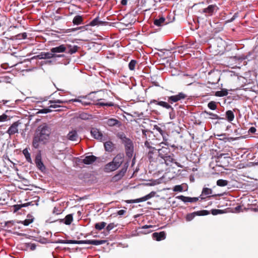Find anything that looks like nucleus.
Segmentation results:
<instances>
[{
	"label": "nucleus",
	"mask_w": 258,
	"mask_h": 258,
	"mask_svg": "<svg viewBox=\"0 0 258 258\" xmlns=\"http://www.w3.org/2000/svg\"><path fill=\"white\" fill-rule=\"evenodd\" d=\"M51 128L46 124L39 125L37 128L33 138L32 145L35 148H38L39 143H46L49 139L51 134Z\"/></svg>",
	"instance_id": "obj_1"
},
{
	"label": "nucleus",
	"mask_w": 258,
	"mask_h": 258,
	"mask_svg": "<svg viewBox=\"0 0 258 258\" xmlns=\"http://www.w3.org/2000/svg\"><path fill=\"white\" fill-rule=\"evenodd\" d=\"M168 146L162 145L157 148L158 155L159 156L160 162L165 163L167 165H171L172 163H175L178 167H180L179 164L175 162L174 158V154L170 152V149Z\"/></svg>",
	"instance_id": "obj_2"
},
{
	"label": "nucleus",
	"mask_w": 258,
	"mask_h": 258,
	"mask_svg": "<svg viewBox=\"0 0 258 258\" xmlns=\"http://www.w3.org/2000/svg\"><path fill=\"white\" fill-rule=\"evenodd\" d=\"M230 160V157L229 154H220L212 158V161L210 162L209 166L214 169H215V163L216 166L224 168L228 166Z\"/></svg>",
	"instance_id": "obj_3"
},
{
	"label": "nucleus",
	"mask_w": 258,
	"mask_h": 258,
	"mask_svg": "<svg viewBox=\"0 0 258 258\" xmlns=\"http://www.w3.org/2000/svg\"><path fill=\"white\" fill-rule=\"evenodd\" d=\"M105 240H58L57 243H67V244H88L94 245H98L105 243Z\"/></svg>",
	"instance_id": "obj_4"
},
{
	"label": "nucleus",
	"mask_w": 258,
	"mask_h": 258,
	"mask_svg": "<svg viewBox=\"0 0 258 258\" xmlns=\"http://www.w3.org/2000/svg\"><path fill=\"white\" fill-rule=\"evenodd\" d=\"M121 140L122 143L124 145L126 156L128 158L133 157L134 153V146L133 142L131 139L127 138L123 134L120 135L119 136Z\"/></svg>",
	"instance_id": "obj_5"
},
{
	"label": "nucleus",
	"mask_w": 258,
	"mask_h": 258,
	"mask_svg": "<svg viewBox=\"0 0 258 258\" xmlns=\"http://www.w3.org/2000/svg\"><path fill=\"white\" fill-rule=\"evenodd\" d=\"M219 8L216 5H209L207 7L200 9L199 12L205 17L208 18L216 14Z\"/></svg>",
	"instance_id": "obj_6"
},
{
	"label": "nucleus",
	"mask_w": 258,
	"mask_h": 258,
	"mask_svg": "<svg viewBox=\"0 0 258 258\" xmlns=\"http://www.w3.org/2000/svg\"><path fill=\"white\" fill-rule=\"evenodd\" d=\"M217 185L219 186H225L227 185L229 188L238 187L240 186L239 182L233 178H231L230 181L222 179H219L217 181Z\"/></svg>",
	"instance_id": "obj_7"
},
{
	"label": "nucleus",
	"mask_w": 258,
	"mask_h": 258,
	"mask_svg": "<svg viewBox=\"0 0 258 258\" xmlns=\"http://www.w3.org/2000/svg\"><path fill=\"white\" fill-rule=\"evenodd\" d=\"M162 145L168 146L167 142L163 141L160 143L157 142V139H152L151 141H147L145 143V146L148 149L151 148H159Z\"/></svg>",
	"instance_id": "obj_8"
},
{
	"label": "nucleus",
	"mask_w": 258,
	"mask_h": 258,
	"mask_svg": "<svg viewBox=\"0 0 258 258\" xmlns=\"http://www.w3.org/2000/svg\"><path fill=\"white\" fill-rule=\"evenodd\" d=\"M158 154V151L157 148L148 149L147 157L150 163L157 162L158 161L160 162V159Z\"/></svg>",
	"instance_id": "obj_9"
},
{
	"label": "nucleus",
	"mask_w": 258,
	"mask_h": 258,
	"mask_svg": "<svg viewBox=\"0 0 258 258\" xmlns=\"http://www.w3.org/2000/svg\"><path fill=\"white\" fill-rule=\"evenodd\" d=\"M186 94L182 92H180L175 95H172L168 97L167 101L169 103L172 104L177 102L186 98Z\"/></svg>",
	"instance_id": "obj_10"
},
{
	"label": "nucleus",
	"mask_w": 258,
	"mask_h": 258,
	"mask_svg": "<svg viewBox=\"0 0 258 258\" xmlns=\"http://www.w3.org/2000/svg\"><path fill=\"white\" fill-rule=\"evenodd\" d=\"M63 55L61 54H56L52 53L51 52H42L39 55L37 56V57L39 59H49L53 57H63Z\"/></svg>",
	"instance_id": "obj_11"
},
{
	"label": "nucleus",
	"mask_w": 258,
	"mask_h": 258,
	"mask_svg": "<svg viewBox=\"0 0 258 258\" xmlns=\"http://www.w3.org/2000/svg\"><path fill=\"white\" fill-rule=\"evenodd\" d=\"M21 123L19 121H16L14 122L9 127L7 131V133H8L10 136H12L16 133H18L19 131V125Z\"/></svg>",
	"instance_id": "obj_12"
},
{
	"label": "nucleus",
	"mask_w": 258,
	"mask_h": 258,
	"mask_svg": "<svg viewBox=\"0 0 258 258\" xmlns=\"http://www.w3.org/2000/svg\"><path fill=\"white\" fill-rule=\"evenodd\" d=\"M91 134L92 136L95 139L100 141L104 140L105 138L102 133L96 128H92L91 129Z\"/></svg>",
	"instance_id": "obj_13"
},
{
	"label": "nucleus",
	"mask_w": 258,
	"mask_h": 258,
	"mask_svg": "<svg viewBox=\"0 0 258 258\" xmlns=\"http://www.w3.org/2000/svg\"><path fill=\"white\" fill-rule=\"evenodd\" d=\"M161 179L162 178H158L156 179L151 178L147 180H145L144 182L142 183V184L145 186H155L161 183Z\"/></svg>",
	"instance_id": "obj_14"
},
{
	"label": "nucleus",
	"mask_w": 258,
	"mask_h": 258,
	"mask_svg": "<svg viewBox=\"0 0 258 258\" xmlns=\"http://www.w3.org/2000/svg\"><path fill=\"white\" fill-rule=\"evenodd\" d=\"M124 158L123 153L118 154L113 159L112 161L118 168L122 164Z\"/></svg>",
	"instance_id": "obj_15"
},
{
	"label": "nucleus",
	"mask_w": 258,
	"mask_h": 258,
	"mask_svg": "<svg viewBox=\"0 0 258 258\" xmlns=\"http://www.w3.org/2000/svg\"><path fill=\"white\" fill-rule=\"evenodd\" d=\"M35 162L37 168L41 171H44L45 169V167L41 161V157L40 155H37L36 156Z\"/></svg>",
	"instance_id": "obj_16"
},
{
	"label": "nucleus",
	"mask_w": 258,
	"mask_h": 258,
	"mask_svg": "<svg viewBox=\"0 0 258 258\" xmlns=\"http://www.w3.org/2000/svg\"><path fill=\"white\" fill-rule=\"evenodd\" d=\"M68 140L72 141H78L79 140V136L76 130L70 131L67 135Z\"/></svg>",
	"instance_id": "obj_17"
},
{
	"label": "nucleus",
	"mask_w": 258,
	"mask_h": 258,
	"mask_svg": "<svg viewBox=\"0 0 258 258\" xmlns=\"http://www.w3.org/2000/svg\"><path fill=\"white\" fill-rule=\"evenodd\" d=\"M177 199L181 200L184 203L189 202L194 203L198 201V198H190L187 197H184L183 196H179L176 197Z\"/></svg>",
	"instance_id": "obj_18"
},
{
	"label": "nucleus",
	"mask_w": 258,
	"mask_h": 258,
	"mask_svg": "<svg viewBox=\"0 0 258 258\" xmlns=\"http://www.w3.org/2000/svg\"><path fill=\"white\" fill-rule=\"evenodd\" d=\"M67 48L64 45L62 44L58 46L53 47L50 49L52 53L55 54L56 53L64 52L66 51Z\"/></svg>",
	"instance_id": "obj_19"
},
{
	"label": "nucleus",
	"mask_w": 258,
	"mask_h": 258,
	"mask_svg": "<svg viewBox=\"0 0 258 258\" xmlns=\"http://www.w3.org/2000/svg\"><path fill=\"white\" fill-rule=\"evenodd\" d=\"M153 24L155 26L160 28L166 24L167 23L165 21V18L161 16L159 19H155Z\"/></svg>",
	"instance_id": "obj_20"
},
{
	"label": "nucleus",
	"mask_w": 258,
	"mask_h": 258,
	"mask_svg": "<svg viewBox=\"0 0 258 258\" xmlns=\"http://www.w3.org/2000/svg\"><path fill=\"white\" fill-rule=\"evenodd\" d=\"M96 159V157L94 155H89L85 157L82 160V162L85 164L90 165L95 162Z\"/></svg>",
	"instance_id": "obj_21"
},
{
	"label": "nucleus",
	"mask_w": 258,
	"mask_h": 258,
	"mask_svg": "<svg viewBox=\"0 0 258 258\" xmlns=\"http://www.w3.org/2000/svg\"><path fill=\"white\" fill-rule=\"evenodd\" d=\"M118 168L117 166L113 163V161L107 164L104 167V171L106 172H109L115 170Z\"/></svg>",
	"instance_id": "obj_22"
},
{
	"label": "nucleus",
	"mask_w": 258,
	"mask_h": 258,
	"mask_svg": "<svg viewBox=\"0 0 258 258\" xmlns=\"http://www.w3.org/2000/svg\"><path fill=\"white\" fill-rule=\"evenodd\" d=\"M152 235L153 238L157 241L164 239L166 238V234L164 231H162L159 233L155 232L152 234Z\"/></svg>",
	"instance_id": "obj_23"
},
{
	"label": "nucleus",
	"mask_w": 258,
	"mask_h": 258,
	"mask_svg": "<svg viewBox=\"0 0 258 258\" xmlns=\"http://www.w3.org/2000/svg\"><path fill=\"white\" fill-rule=\"evenodd\" d=\"M150 196H145L142 198L137 199L136 200H126L125 201V202L128 204L142 202L150 199Z\"/></svg>",
	"instance_id": "obj_24"
},
{
	"label": "nucleus",
	"mask_w": 258,
	"mask_h": 258,
	"mask_svg": "<svg viewBox=\"0 0 258 258\" xmlns=\"http://www.w3.org/2000/svg\"><path fill=\"white\" fill-rule=\"evenodd\" d=\"M96 105L101 106H113L114 104L112 102H105L104 99H100L98 100Z\"/></svg>",
	"instance_id": "obj_25"
},
{
	"label": "nucleus",
	"mask_w": 258,
	"mask_h": 258,
	"mask_svg": "<svg viewBox=\"0 0 258 258\" xmlns=\"http://www.w3.org/2000/svg\"><path fill=\"white\" fill-rule=\"evenodd\" d=\"M152 102L158 105H159L168 109H169L172 107L169 103H168L166 102L158 101L156 100H154Z\"/></svg>",
	"instance_id": "obj_26"
},
{
	"label": "nucleus",
	"mask_w": 258,
	"mask_h": 258,
	"mask_svg": "<svg viewBox=\"0 0 258 258\" xmlns=\"http://www.w3.org/2000/svg\"><path fill=\"white\" fill-rule=\"evenodd\" d=\"M106 23L105 22H103L99 20L98 17H97L93 19L90 23V25L91 26L103 25Z\"/></svg>",
	"instance_id": "obj_27"
},
{
	"label": "nucleus",
	"mask_w": 258,
	"mask_h": 258,
	"mask_svg": "<svg viewBox=\"0 0 258 258\" xmlns=\"http://www.w3.org/2000/svg\"><path fill=\"white\" fill-rule=\"evenodd\" d=\"M105 149L106 151L112 152L113 150L114 145L111 142H106L104 144Z\"/></svg>",
	"instance_id": "obj_28"
},
{
	"label": "nucleus",
	"mask_w": 258,
	"mask_h": 258,
	"mask_svg": "<svg viewBox=\"0 0 258 258\" xmlns=\"http://www.w3.org/2000/svg\"><path fill=\"white\" fill-rule=\"evenodd\" d=\"M82 22H83L82 17L80 15L76 16L73 20V23H74V24L77 25L82 24Z\"/></svg>",
	"instance_id": "obj_29"
},
{
	"label": "nucleus",
	"mask_w": 258,
	"mask_h": 258,
	"mask_svg": "<svg viewBox=\"0 0 258 258\" xmlns=\"http://www.w3.org/2000/svg\"><path fill=\"white\" fill-rule=\"evenodd\" d=\"M226 116L229 122H231L234 118V114L231 110H228L226 112Z\"/></svg>",
	"instance_id": "obj_30"
},
{
	"label": "nucleus",
	"mask_w": 258,
	"mask_h": 258,
	"mask_svg": "<svg viewBox=\"0 0 258 258\" xmlns=\"http://www.w3.org/2000/svg\"><path fill=\"white\" fill-rule=\"evenodd\" d=\"M23 153L25 157L26 160L28 162L31 163H32V160H31V158L30 154L29 153V152L28 151V150L27 148L24 149L23 151Z\"/></svg>",
	"instance_id": "obj_31"
},
{
	"label": "nucleus",
	"mask_w": 258,
	"mask_h": 258,
	"mask_svg": "<svg viewBox=\"0 0 258 258\" xmlns=\"http://www.w3.org/2000/svg\"><path fill=\"white\" fill-rule=\"evenodd\" d=\"M119 123V121L116 119L114 118H110L108 119L106 123L108 125L110 126H114L116 124H117Z\"/></svg>",
	"instance_id": "obj_32"
},
{
	"label": "nucleus",
	"mask_w": 258,
	"mask_h": 258,
	"mask_svg": "<svg viewBox=\"0 0 258 258\" xmlns=\"http://www.w3.org/2000/svg\"><path fill=\"white\" fill-rule=\"evenodd\" d=\"M204 113L207 115H210V118H211V119H223V118H221L217 114L213 113L211 112H208L207 111H205Z\"/></svg>",
	"instance_id": "obj_33"
},
{
	"label": "nucleus",
	"mask_w": 258,
	"mask_h": 258,
	"mask_svg": "<svg viewBox=\"0 0 258 258\" xmlns=\"http://www.w3.org/2000/svg\"><path fill=\"white\" fill-rule=\"evenodd\" d=\"M30 204H31V203L29 202V203H27L23 204L15 205L14 206V211H15V212H17L18 210H19L20 209H21V208L27 207L29 205H30Z\"/></svg>",
	"instance_id": "obj_34"
},
{
	"label": "nucleus",
	"mask_w": 258,
	"mask_h": 258,
	"mask_svg": "<svg viewBox=\"0 0 258 258\" xmlns=\"http://www.w3.org/2000/svg\"><path fill=\"white\" fill-rule=\"evenodd\" d=\"M73 220V216L71 214L68 215L64 218V223L66 225H70Z\"/></svg>",
	"instance_id": "obj_35"
},
{
	"label": "nucleus",
	"mask_w": 258,
	"mask_h": 258,
	"mask_svg": "<svg viewBox=\"0 0 258 258\" xmlns=\"http://www.w3.org/2000/svg\"><path fill=\"white\" fill-rule=\"evenodd\" d=\"M212 193V190L211 188H209L207 187H204L203 189L201 196H208Z\"/></svg>",
	"instance_id": "obj_36"
},
{
	"label": "nucleus",
	"mask_w": 258,
	"mask_h": 258,
	"mask_svg": "<svg viewBox=\"0 0 258 258\" xmlns=\"http://www.w3.org/2000/svg\"><path fill=\"white\" fill-rule=\"evenodd\" d=\"M106 225V223L104 222L96 223L95 227L96 229L100 230L103 229Z\"/></svg>",
	"instance_id": "obj_37"
},
{
	"label": "nucleus",
	"mask_w": 258,
	"mask_h": 258,
	"mask_svg": "<svg viewBox=\"0 0 258 258\" xmlns=\"http://www.w3.org/2000/svg\"><path fill=\"white\" fill-rule=\"evenodd\" d=\"M68 47L69 48V50L68 51V53L72 54L76 52L78 50V46L76 45L72 47L71 45H68Z\"/></svg>",
	"instance_id": "obj_38"
},
{
	"label": "nucleus",
	"mask_w": 258,
	"mask_h": 258,
	"mask_svg": "<svg viewBox=\"0 0 258 258\" xmlns=\"http://www.w3.org/2000/svg\"><path fill=\"white\" fill-rule=\"evenodd\" d=\"M228 92L226 90H221L216 92L215 95L218 97H223L226 96Z\"/></svg>",
	"instance_id": "obj_39"
},
{
	"label": "nucleus",
	"mask_w": 258,
	"mask_h": 258,
	"mask_svg": "<svg viewBox=\"0 0 258 258\" xmlns=\"http://www.w3.org/2000/svg\"><path fill=\"white\" fill-rule=\"evenodd\" d=\"M208 107L211 110H214L217 109V105L215 102L210 101L208 104Z\"/></svg>",
	"instance_id": "obj_40"
},
{
	"label": "nucleus",
	"mask_w": 258,
	"mask_h": 258,
	"mask_svg": "<svg viewBox=\"0 0 258 258\" xmlns=\"http://www.w3.org/2000/svg\"><path fill=\"white\" fill-rule=\"evenodd\" d=\"M136 63H137L136 60H134V59L132 60L128 64V68H129L130 70H132V71L134 70Z\"/></svg>",
	"instance_id": "obj_41"
},
{
	"label": "nucleus",
	"mask_w": 258,
	"mask_h": 258,
	"mask_svg": "<svg viewBox=\"0 0 258 258\" xmlns=\"http://www.w3.org/2000/svg\"><path fill=\"white\" fill-rule=\"evenodd\" d=\"M170 111L169 112V117L171 119H173L175 117V113L174 108L171 107L170 109Z\"/></svg>",
	"instance_id": "obj_42"
},
{
	"label": "nucleus",
	"mask_w": 258,
	"mask_h": 258,
	"mask_svg": "<svg viewBox=\"0 0 258 258\" xmlns=\"http://www.w3.org/2000/svg\"><path fill=\"white\" fill-rule=\"evenodd\" d=\"M183 190V187L181 185H175L173 188V191L181 192Z\"/></svg>",
	"instance_id": "obj_43"
},
{
	"label": "nucleus",
	"mask_w": 258,
	"mask_h": 258,
	"mask_svg": "<svg viewBox=\"0 0 258 258\" xmlns=\"http://www.w3.org/2000/svg\"><path fill=\"white\" fill-rule=\"evenodd\" d=\"M217 137H219V138H218V139L220 140H223V141H224L225 142H226L228 140V139L226 137V135L223 134H220V135H216Z\"/></svg>",
	"instance_id": "obj_44"
},
{
	"label": "nucleus",
	"mask_w": 258,
	"mask_h": 258,
	"mask_svg": "<svg viewBox=\"0 0 258 258\" xmlns=\"http://www.w3.org/2000/svg\"><path fill=\"white\" fill-rule=\"evenodd\" d=\"M27 35L26 32H24L23 33L19 34L17 35V38L19 39H25L27 38Z\"/></svg>",
	"instance_id": "obj_45"
},
{
	"label": "nucleus",
	"mask_w": 258,
	"mask_h": 258,
	"mask_svg": "<svg viewBox=\"0 0 258 258\" xmlns=\"http://www.w3.org/2000/svg\"><path fill=\"white\" fill-rule=\"evenodd\" d=\"M50 103L51 104H54V103H65L68 102L67 101H63L61 100H50L49 101Z\"/></svg>",
	"instance_id": "obj_46"
},
{
	"label": "nucleus",
	"mask_w": 258,
	"mask_h": 258,
	"mask_svg": "<svg viewBox=\"0 0 258 258\" xmlns=\"http://www.w3.org/2000/svg\"><path fill=\"white\" fill-rule=\"evenodd\" d=\"M238 17V14L237 13H236L234 14L233 17L230 19L226 21V23H230L233 22L236 18H237Z\"/></svg>",
	"instance_id": "obj_47"
},
{
	"label": "nucleus",
	"mask_w": 258,
	"mask_h": 258,
	"mask_svg": "<svg viewBox=\"0 0 258 258\" xmlns=\"http://www.w3.org/2000/svg\"><path fill=\"white\" fill-rule=\"evenodd\" d=\"M8 116L5 114L0 115V122H4L8 119Z\"/></svg>",
	"instance_id": "obj_48"
},
{
	"label": "nucleus",
	"mask_w": 258,
	"mask_h": 258,
	"mask_svg": "<svg viewBox=\"0 0 258 258\" xmlns=\"http://www.w3.org/2000/svg\"><path fill=\"white\" fill-rule=\"evenodd\" d=\"M194 217H195V215L194 213L189 214L187 215L186 219L187 221H191V220H192Z\"/></svg>",
	"instance_id": "obj_49"
},
{
	"label": "nucleus",
	"mask_w": 258,
	"mask_h": 258,
	"mask_svg": "<svg viewBox=\"0 0 258 258\" xmlns=\"http://www.w3.org/2000/svg\"><path fill=\"white\" fill-rule=\"evenodd\" d=\"M51 110L49 108H44L40 110L38 112L41 113H47L50 112Z\"/></svg>",
	"instance_id": "obj_50"
},
{
	"label": "nucleus",
	"mask_w": 258,
	"mask_h": 258,
	"mask_svg": "<svg viewBox=\"0 0 258 258\" xmlns=\"http://www.w3.org/2000/svg\"><path fill=\"white\" fill-rule=\"evenodd\" d=\"M33 220L32 219H26L25 220L22 222V223L25 226L29 225L30 223H32Z\"/></svg>",
	"instance_id": "obj_51"
},
{
	"label": "nucleus",
	"mask_w": 258,
	"mask_h": 258,
	"mask_svg": "<svg viewBox=\"0 0 258 258\" xmlns=\"http://www.w3.org/2000/svg\"><path fill=\"white\" fill-rule=\"evenodd\" d=\"M221 213H222V210H221L214 209L212 210V214L214 215Z\"/></svg>",
	"instance_id": "obj_52"
},
{
	"label": "nucleus",
	"mask_w": 258,
	"mask_h": 258,
	"mask_svg": "<svg viewBox=\"0 0 258 258\" xmlns=\"http://www.w3.org/2000/svg\"><path fill=\"white\" fill-rule=\"evenodd\" d=\"M157 130L161 134V135L162 136L163 139V141H165V142H167V140L165 139V138L163 136V134L164 133V132L162 129H161L160 127H158L157 128Z\"/></svg>",
	"instance_id": "obj_53"
},
{
	"label": "nucleus",
	"mask_w": 258,
	"mask_h": 258,
	"mask_svg": "<svg viewBox=\"0 0 258 258\" xmlns=\"http://www.w3.org/2000/svg\"><path fill=\"white\" fill-rule=\"evenodd\" d=\"M114 227V224L113 223H110L108 224L106 227V229L107 231H110L112 230Z\"/></svg>",
	"instance_id": "obj_54"
},
{
	"label": "nucleus",
	"mask_w": 258,
	"mask_h": 258,
	"mask_svg": "<svg viewBox=\"0 0 258 258\" xmlns=\"http://www.w3.org/2000/svg\"><path fill=\"white\" fill-rule=\"evenodd\" d=\"M256 131V128L254 127H251L248 130V133L251 134H254Z\"/></svg>",
	"instance_id": "obj_55"
},
{
	"label": "nucleus",
	"mask_w": 258,
	"mask_h": 258,
	"mask_svg": "<svg viewBox=\"0 0 258 258\" xmlns=\"http://www.w3.org/2000/svg\"><path fill=\"white\" fill-rule=\"evenodd\" d=\"M126 213V211L125 210H119L118 212H117V214L118 215H124L125 213Z\"/></svg>",
	"instance_id": "obj_56"
},
{
	"label": "nucleus",
	"mask_w": 258,
	"mask_h": 258,
	"mask_svg": "<svg viewBox=\"0 0 258 258\" xmlns=\"http://www.w3.org/2000/svg\"><path fill=\"white\" fill-rule=\"evenodd\" d=\"M69 102H81V101L79 99H73L71 100H70Z\"/></svg>",
	"instance_id": "obj_57"
},
{
	"label": "nucleus",
	"mask_w": 258,
	"mask_h": 258,
	"mask_svg": "<svg viewBox=\"0 0 258 258\" xmlns=\"http://www.w3.org/2000/svg\"><path fill=\"white\" fill-rule=\"evenodd\" d=\"M126 168H123L120 172V175L123 176L124 173L126 172Z\"/></svg>",
	"instance_id": "obj_58"
},
{
	"label": "nucleus",
	"mask_w": 258,
	"mask_h": 258,
	"mask_svg": "<svg viewBox=\"0 0 258 258\" xmlns=\"http://www.w3.org/2000/svg\"><path fill=\"white\" fill-rule=\"evenodd\" d=\"M252 179H254V182H256L255 183H254V185H252V186H258V180L256 178H252Z\"/></svg>",
	"instance_id": "obj_59"
},
{
	"label": "nucleus",
	"mask_w": 258,
	"mask_h": 258,
	"mask_svg": "<svg viewBox=\"0 0 258 258\" xmlns=\"http://www.w3.org/2000/svg\"><path fill=\"white\" fill-rule=\"evenodd\" d=\"M155 194V192L154 191H152L151 192L150 194H149L148 195H147V196H150V199H151L152 197H154V195Z\"/></svg>",
	"instance_id": "obj_60"
},
{
	"label": "nucleus",
	"mask_w": 258,
	"mask_h": 258,
	"mask_svg": "<svg viewBox=\"0 0 258 258\" xmlns=\"http://www.w3.org/2000/svg\"><path fill=\"white\" fill-rule=\"evenodd\" d=\"M55 103H54V104H51L50 105V106H49V107L50 108H56L57 107H59V105H56V104H55Z\"/></svg>",
	"instance_id": "obj_61"
},
{
	"label": "nucleus",
	"mask_w": 258,
	"mask_h": 258,
	"mask_svg": "<svg viewBox=\"0 0 258 258\" xmlns=\"http://www.w3.org/2000/svg\"><path fill=\"white\" fill-rule=\"evenodd\" d=\"M154 227V226H152V225H145V226H143V228L147 229V228H152V227Z\"/></svg>",
	"instance_id": "obj_62"
},
{
	"label": "nucleus",
	"mask_w": 258,
	"mask_h": 258,
	"mask_svg": "<svg viewBox=\"0 0 258 258\" xmlns=\"http://www.w3.org/2000/svg\"><path fill=\"white\" fill-rule=\"evenodd\" d=\"M139 1L141 3L142 6H144L146 4V0H139Z\"/></svg>",
	"instance_id": "obj_63"
},
{
	"label": "nucleus",
	"mask_w": 258,
	"mask_h": 258,
	"mask_svg": "<svg viewBox=\"0 0 258 258\" xmlns=\"http://www.w3.org/2000/svg\"><path fill=\"white\" fill-rule=\"evenodd\" d=\"M121 4L123 6L126 5L127 4V0H121Z\"/></svg>",
	"instance_id": "obj_64"
}]
</instances>
